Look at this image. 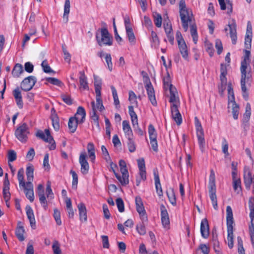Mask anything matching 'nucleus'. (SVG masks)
Returning <instances> with one entry per match:
<instances>
[{
	"label": "nucleus",
	"instance_id": "nucleus-1",
	"mask_svg": "<svg viewBox=\"0 0 254 254\" xmlns=\"http://www.w3.org/2000/svg\"><path fill=\"white\" fill-rule=\"evenodd\" d=\"M244 55L241 63L240 71L241 73V85L243 92H247L246 82L251 80L252 78V71L250 68L248 71L247 69L250 65L251 52L249 50H244Z\"/></svg>",
	"mask_w": 254,
	"mask_h": 254
},
{
	"label": "nucleus",
	"instance_id": "nucleus-2",
	"mask_svg": "<svg viewBox=\"0 0 254 254\" xmlns=\"http://www.w3.org/2000/svg\"><path fill=\"white\" fill-rule=\"evenodd\" d=\"M34 167L31 165L27 167L26 174L27 182L25 186H23L26 197L32 202L34 200V195L33 191V186L32 182L33 180Z\"/></svg>",
	"mask_w": 254,
	"mask_h": 254
},
{
	"label": "nucleus",
	"instance_id": "nucleus-3",
	"mask_svg": "<svg viewBox=\"0 0 254 254\" xmlns=\"http://www.w3.org/2000/svg\"><path fill=\"white\" fill-rule=\"evenodd\" d=\"M179 12L182 26L186 32L188 30L189 23H191L192 14L189 13L185 0H181L179 2Z\"/></svg>",
	"mask_w": 254,
	"mask_h": 254
},
{
	"label": "nucleus",
	"instance_id": "nucleus-4",
	"mask_svg": "<svg viewBox=\"0 0 254 254\" xmlns=\"http://www.w3.org/2000/svg\"><path fill=\"white\" fill-rule=\"evenodd\" d=\"M226 219H227V240L228 245L230 249H232L234 246V235L233 227L234 223L233 212L230 206H227L226 208Z\"/></svg>",
	"mask_w": 254,
	"mask_h": 254
},
{
	"label": "nucleus",
	"instance_id": "nucleus-5",
	"mask_svg": "<svg viewBox=\"0 0 254 254\" xmlns=\"http://www.w3.org/2000/svg\"><path fill=\"white\" fill-rule=\"evenodd\" d=\"M101 37L99 36V33L96 32V39L99 46L103 45L111 46L112 45V37L110 36L109 32L107 28L104 27L100 29Z\"/></svg>",
	"mask_w": 254,
	"mask_h": 254
},
{
	"label": "nucleus",
	"instance_id": "nucleus-6",
	"mask_svg": "<svg viewBox=\"0 0 254 254\" xmlns=\"http://www.w3.org/2000/svg\"><path fill=\"white\" fill-rule=\"evenodd\" d=\"M119 166L120 167V170L122 174V176H121L118 173H115V176L122 185L126 186L129 183V175L128 171L127 169L126 162L123 160H121L119 161Z\"/></svg>",
	"mask_w": 254,
	"mask_h": 254
},
{
	"label": "nucleus",
	"instance_id": "nucleus-7",
	"mask_svg": "<svg viewBox=\"0 0 254 254\" xmlns=\"http://www.w3.org/2000/svg\"><path fill=\"white\" fill-rule=\"evenodd\" d=\"M45 133L42 130H38L36 133V136L42 139L45 142L51 144L49 147V149L51 150L56 149V145L53 137L51 136L49 129H45Z\"/></svg>",
	"mask_w": 254,
	"mask_h": 254
},
{
	"label": "nucleus",
	"instance_id": "nucleus-8",
	"mask_svg": "<svg viewBox=\"0 0 254 254\" xmlns=\"http://www.w3.org/2000/svg\"><path fill=\"white\" fill-rule=\"evenodd\" d=\"M29 133L27 125L24 123L18 126L15 131L16 137L22 142H26L27 140V135Z\"/></svg>",
	"mask_w": 254,
	"mask_h": 254
},
{
	"label": "nucleus",
	"instance_id": "nucleus-9",
	"mask_svg": "<svg viewBox=\"0 0 254 254\" xmlns=\"http://www.w3.org/2000/svg\"><path fill=\"white\" fill-rule=\"evenodd\" d=\"M37 80L35 76H29L25 78L21 83V88L24 91H28L32 89Z\"/></svg>",
	"mask_w": 254,
	"mask_h": 254
},
{
	"label": "nucleus",
	"instance_id": "nucleus-10",
	"mask_svg": "<svg viewBox=\"0 0 254 254\" xmlns=\"http://www.w3.org/2000/svg\"><path fill=\"white\" fill-rule=\"evenodd\" d=\"M135 201L136 211L139 213L140 219H143L146 221V217H147V216L146 214V211L144 209L142 199L140 196H136L135 197Z\"/></svg>",
	"mask_w": 254,
	"mask_h": 254
},
{
	"label": "nucleus",
	"instance_id": "nucleus-11",
	"mask_svg": "<svg viewBox=\"0 0 254 254\" xmlns=\"http://www.w3.org/2000/svg\"><path fill=\"white\" fill-rule=\"evenodd\" d=\"M245 40L246 50L250 49L251 48L252 40V26L250 21H248L247 23V32Z\"/></svg>",
	"mask_w": 254,
	"mask_h": 254
},
{
	"label": "nucleus",
	"instance_id": "nucleus-12",
	"mask_svg": "<svg viewBox=\"0 0 254 254\" xmlns=\"http://www.w3.org/2000/svg\"><path fill=\"white\" fill-rule=\"evenodd\" d=\"M86 154L85 152L81 153L79 158V162L81 165V172L83 175L88 173L89 169V164L86 160Z\"/></svg>",
	"mask_w": 254,
	"mask_h": 254
},
{
	"label": "nucleus",
	"instance_id": "nucleus-13",
	"mask_svg": "<svg viewBox=\"0 0 254 254\" xmlns=\"http://www.w3.org/2000/svg\"><path fill=\"white\" fill-rule=\"evenodd\" d=\"M179 106L175 105H171L172 117L178 125H181L182 122V116L178 109Z\"/></svg>",
	"mask_w": 254,
	"mask_h": 254
},
{
	"label": "nucleus",
	"instance_id": "nucleus-14",
	"mask_svg": "<svg viewBox=\"0 0 254 254\" xmlns=\"http://www.w3.org/2000/svg\"><path fill=\"white\" fill-rule=\"evenodd\" d=\"M161 222L163 227L165 228H169L170 225V220L168 213L163 204L160 206Z\"/></svg>",
	"mask_w": 254,
	"mask_h": 254
},
{
	"label": "nucleus",
	"instance_id": "nucleus-15",
	"mask_svg": "<svg viewBox=\"0 0 254 254\" xmlns=\"http://www.w3.org/2000/svg\"><path fill=\"white\" fill-rule=\"evenodd\" d=\"M37 190L40 202L43 208L46 210L48 209V202L44 194L43 186L42 184H39L38 186Z\"/></svg>",
	"mask_w": 254,
	"mask_h": 254
},
{
	"label": "nucleus",
	"instance_id": "nucleus-16",
	"mask_svg": "<svg viewBox=\"0 0 254 254\" xmlns=\"http://www.w3.org/2000/svg\"><path fill=\"white\" fill-rule=\"evenodd\" d=\"M145 87L147 91L149 100L153 106H156L157 103L155 98L154 90L151 82H149L148 83L146 84Z\"/></svg>",
	"mask_w": 254,
	"mask_h": 254
},
{
	"label": "nucleus",
	"instance_id": "nucleus-17",
	"mask_svg": "<svg viewBox=\"0 0 254 254\" xmlns=\"http://www.w3.org/2000/svg\"><path fill=\"white\" fill-rule=\"evenodd\" d=\"M200 233L201 236L204 239L208 238L209 236V227L208 220L206 218L201 220Z\"/></svg>",
	"mask_w": 254,
	"mask_h": 254
},
{
	"label": "nucleus",
	"instance_id": "nucleus-18",
	"mask_svg": "<svg viewBox=\"0 0 254 254\" xmlns=\"http://www.w3.org/2000/svg\"><path fill=\"white\" fill-rule=\"evenodd\" d=\"M164 28L169 42L171 45H173L174 42V37L173 33L172 24L170 21L165 23H164Z\"/></svg>",
	"mask_w": 254,
	"mask_h": 254
},
{
	"label": "nucleus",
	"instance_id": "nucleus-19",
	"mask_svg": "<svg viewBox=\"0 0 254 254\" xmlns=\"http://www.w3.org/2000/svg\"><path fill=\"white\" fill-rule=\"evenodd\" d=\"M196 135L198 139L199 148L202 152L204 151L205 146V140L204 137V132L202 126L196 127Z\"/></svg>",
	"mask_w": 254,
	"mask_h": 254
},
{
	"label": "nucleus",
	"instance_id": "nucleus-20",
	"mask_svg": "<svg viewBox=\"0 0 254 254\" xmlns=\"http://www.w3.org/2000/svg\"><path fill=\"white\" fill-rule=\"evenodd\" d=\"M169 91L170 94L169 102L172 103L171 105L180 106V102L176 88L175 87H171Z\"/></svg>",
	"mask_w": 254,
	"mask_h": 254
},
{
	"label": "nucleus",
	"instance_id": "nucleus-21",
	"mask_svg": "<svg viewBox=\"0 0 254 254\" xmlns=\"http://www.w3.org/2000/svg\"><path fill=\"white\" fill-rule=\"evenodd\" d=\"M244 183L247 189L250 190L252 184L254 183V176L252 177V174L249 169L244 171Z\"/></svg>",
	"mask_w": 254,
	"mask_h": 254
},
{
	"label": "nucleus",
	"instance_id": "nucleus-22",
	"mask_svg": "<svg viewBox=\"0 0 254 254\" xmlns=\"http://www.w3.org/2000/svg\"><path fill=\"white\" fill-rule=\"evenodd\" d=\"M153 174L154 176V181L157 193L159 196H161L163 195V191L160 181L158 172L157 169L154 170Z\"/></svg>",
	"mask_w": 254,
	"mask_h": 254
},
{
	"label": "nucleus",
	"instance_id": "nucleus-23",
	"mask_svg": "<svg viewBox=\"0 0 254 254\" xmlns=\"http://www.w3.org/2000/svg\"><path fill=\"white\" fill-rule=\"evenodd\" d=\"M228 28H225V31L226 32L228 30H229V34L230 37L232 40L233 44L235 45L236 43L237 37V31H236V26L235 24H228Z\"/></svg>",
	"mask_w": 254,
	"mask_h": 254
},
{
	"label": "nucleus",
	"instance_id": "nucleus-24",
	"mask_svg": "<svg viewBox=\"0 0 254 254\" xmlns=\"http://www.w3.org/2000/svg\"><path fill=\"white\" fill-rule=\"evenodd\" d=\"M26 211L30 226L32 229H35L36 228V222L33 211L30 206H27L26 207Z\"/></svg>",
	"mask_w": 254,
	"mask_h": 254
},
{
	"label": "nucleus",
	"instance_id": "nucleus-25",
	"mask_svg": "<svg viewBox=\"0 0 254 254\" xmlns=\"http://www.w3.org/2000/svg\"><path fill=\"white\" fill-rule=\"evenodd\" d=\"M77 207L79 210L80 220L86 222L87 220V210L85 204L83 202H81L78 204Z\"/></svg>",
	"mask_w": 254,
	"mask_h": 254
},
{
	"label": "nucleus",
	"instance_id": "nucleus-26",
	"mask_svg": "<svg viewBox=\"0 0 254 254\" xmlns=\"http://www.w3.org/2000/svg\"><path fill=\"white\" fill-rule=\"evenodd\" d=\"M250 217L251 218V224L249 226V232L251 238V241H254V210L251 208V212L250 213Z\"/></svg>",
	"mask_w": 254,
	"mask_h": 254
},
{
	"label": "nucleus",
	"instance_id": "nucleus-27",
	"mask_svg": "<svg viewBox=\"0 0 254 254\" xmlns=\"http://www.w3.org/2000/svg\"><path fill=\"white\" fill-rule=\"evenodd\" d=\"M13 95L14 97L17 105L19 108L22 109L23 108V103L22 99L21 93L18 87L15 88L13 91Z\"/></svg>",
	"mask_w": 254,
	"mask_h": 254
},
{
	"label": "nucleus",
	"instance_id": "nucleus-28",
	"mask_svg": "<svg viewBox=\"0 0 254 254\" xmlns=\"http://www.w3.org/2000/svg\"><path fill=\"white\" fill-rule=\"evenodd\" d=\"M86 112L84 108L79 106L77 108L76 113L73 117H76L77 120L80 124H82L85 120Z\"/></svg>",
	"mask_w": 254,
	"mask_h": 254
},
{
	"label": "nucleus",
	"instance_id": "nucleus-29",
	"mask_svg": "<svg viewBox=\"0 0 254 254\" xmlns=\"http://www.w3.org/2000/svg\"><path fill=\"white\" fill-rule=\"evenodd\" d=\"M79 122L77 120L76 117H70L68 123V127L71 133H74L77 127Z\"/></svg>",
	"mask_w": 254,
	"mask_h": 254
},
{
	"label": "nucleus",
	"instance_id": "nucleus-30",
	"mask_svg": "<svg viewBox=\"0 0 254 254\" xmlns=\"http://www.w3.org/2000/svg\"><path fill=\"white\" fill-rule=\"evenodd\" d=\"M141 222L137 224L136 226V229L137 232L140 235H144L146 234V225L147 224L148 218L146 217V220L141 219Z\"/></svg>",
	"mask_w": 254,
	"mask_h": 254
},
{
	"label": "nucleus",
	"instance_id": "nucleus-31",
	"mask_svg": "<svg viewBox=\"0 0 254 254\" xmlns=\"http://www.w3.org/2000/svg\"><path fill=\"white\" fill-rule=\"evenodd\" d=\"M178 47L180 52L184 59L187 60L188 58V50L187 46L185 41L179 42Z\"/></svg>",
	"mask_w": 254,
	"mask_h": 254
},
{
	"label": "nucleus",
	"instance_id": "nucleus-32",
	"mask_svg": "<svg viewBox=\"0 0 254 254\" xmlns=\"http://www.w3.org/2000/svg\"><path fill=\"white\" fill-rule=\"evenodd\" d=\"M123 129L127 137H133V133L128 121L125 120L123 122Z\"/></svg>",
	"mask_w": 254,
	"mask_h": 254
},
{
	"label": "nucleus",
	"instance_id": "nucleus-33",
	"mask_svg": "<svg viewBox=\"0 0 254 254\" xmlns=\"http://www.w3.org/2000/svg\"><path fill=\"white\" fill-rule=\"evenodd\" d=\"M216 189H209V194L210 199L212 201L213 208L215 210L218 209L217 199L216 194Z\"/></svg>",
	"mask_w": 254,
	"mask_h": 254
},
{
	"label": "nucleus",
	"instance_id": "nucleus-34",
	"mask_svg": "<svg viewBox=\"0 0 254 254\" xmlns=\"http://www.w3.org/2000/svg\"><path fill=\"white\" fill-rule=\"evenodd\" d=\"M126 31L129 43L131 45H134L136 43V41L132 28L127 27Z\"/></svg>",
	"mask_w": 254,
	"mask_h": 254
},
{
	"label": "nucleus",
	"instance_id": "nucleus-35",
	"mask_svg": "<svg viewBox=\"0 0 254 254\" xmlns=\"http://www.w3.org/2000/svg\"><path fill=\"white\" fill-rule=\"evenodd\" d=\"M70 11V0H65L64 5V13L63 14V21L66 23L68 20V14Z\"/></svg>",
	"mask_w": 254,
	"mask_h": 254
},
{
	"label": "nucleus",
	"instance_id": "nucleus-36",
	"mask_svg": "<svg viewBox=\"0 0 254 254\" xmlns=\"http://www.w3.org/2000/svg\"><path fill=\"white\" fill-rule=\"evenodd\" d=\"M230 107H231L232 109L233 118L234 119L237 120L239 113V106L236 103L235 101H234L228 103V108Z\"/></svg>",
	"mask_w": 254,
	"mask_h": 254
},
{
	"label": "nucleus",
	"instance_id": "nucleus-37",
	"mask_svg": "<svg viewBox=\"0 0 254 254\" xmlns=\"http://www.w3.org/2000/svg\"><path fill=\"white\" fill-rule=\"evenodd\" d=\"M21 223L20 222L18 223V226L17 227L15 230V235L17 237V239L20 241H23L24 240L25 238L23 236V234L25 232V230L22 226H20L19 224Z\"/></svg>",
	"mask_w": 254,
	"mask_h": 254
},
{
	"label": "nucleus",
	"instance_id": "nucleus-38",
	"mask_svg": "<svg viewBox=\"0 0 254 254\" xmlns=\"http://www.w3.org/2000/svg\"><path fill=\"white\" fill-rule=\"evenodd\" d=\"M79 74L80 75L79 77V83L80 87L84 90L88 89V85L87 81V77L85 75L84 71H80Z\"/></svg>",
	"mask_w": 254,
	"mask_h": 254
},
{
	"label": "nucleus",
	"instance_id": "nucleus-39",
	"mask_svg": "<svg viewBox=\"0 0 254 254\" xmlns=\"http://www.w3.org/2000/svg\"><path fill=\"white\" fill-rule=\"evenodd\" d=\"M190 34L192 37L193 42L194 44H196L198 40L197 26L194 23H190Z\"/></svg>",
	"mask_w": 254,
	"mask_h": 254
},
{
	"label": "nucleus",
	"instance_id": "nucleus-40",
	"mask_svg": "<svg viewBox=\"0 0 254 254\" xmlns=\"http://www.w3.org/2000/svg\"><path fill=\"white\" fill-rule=\"evenodd\" d=\"M23 72V68L22 65L20 64H16L14 65L11 73L13 77H18Z\"/></svg>",
	"mask_w": 254,
	"mask_h": 254
},
{
	"label": "nucleus",
	"instance_id": "nucleus-41",
	"mask_svg": "<svg viewBox=\"0 0 254 254\" xmlns=\"http://www.w3.org/2000/svg\"><path fill=\"white\" fill-rule=\"evenodd\" d=\"M96 107L100 111L104 109V106L103 105L102 100L101 97V92H100L99 88H97L96 91Z\"/></svg>",
	"mask_w": 254,
	"mask_h": 254
},
{
	"label": "nucleus",
	"instance_id": "nucleus-42",
	"mask_svg": "<svg viewBox=\"0 0 254 254\" xmlns=\"http://www.w3.org/2000/svg\"><path fill=\"white\" fill-rule=\"evenodd\" d=\"M167 196L170 203L174 206L176 205V198L174 190L170 189L166 191Z\"/></svg>",
	"mask_w": 254,
	"mask_h": 254
},
{
	"label": "nucleus",
	"instance_id": "nucleus-43",
	"mask_svg": "<svg viewBox=\"0 0 254 254\" xmlns=\"http://www.w3.org/2000/svg\"><path fill=\"white\" fill-rule=\"evenodd\" d=\"M152 47H158L160 44V41L158 37L155 32L152 30L151 33V39H150Z\"/></svg>",
	"mask_w": 254,
	"mask_h": 254
},
{
	"label": "nucleus",
	"instance_id": "nucleus-44",
	"mask_svg": "<svg viewBox=\"0 0 254 254\" xmlns=\"http://www.w3.org/2000/svg\"><path fill=\"white\" fill-rule=\"evenodd\" d=\"M87 150L89 158L91 160H94L95 159V147L93 143H88L87 145Z\"/></svg>",
	"mask_w": 254,
	"mask_h": 254
},
{
	"label": "nucleus",
	"instance_id": "nucleus-45",
	"mask_svg": "<svg viewBox=\"0 0 254 254\" xmlns=\"http://www.w3.org/2000/svg\"><path fill=\"white\" fill-rule=\"evenodd\" d=\"M216 189L215 185V173L213 170H211L209 179L208 189Z\"/></svg>",
	"mask_w": 254,
	"mask_h": 254
},
{
	"label": "nucleus",
	"instance_id": "nucleus-46",
	"mask_svg": "<svg viewBox=\"0 0 254 254\" xmlns=\"http://www.w3.org/2000/svg\"><path fill=\"white\" fill-rule=\"evenodd\" d=\"M112 91V94L114 98V103L115 105L116 108L119 109L120 107V101L119 100L118 94L117 90L114 86H112L111 87Z\"/></svg>",
	"mask_w": 254,
	"mask_h": 254
},
{
	"label": "nucleus",
	"instance_id": "nucleus-47",
	"mask_svg": "<svg viewBox=\"0 0 254 254\" xmlns=\"http://www.w3.org/2000/svg\"><path fill=\"white\" fill-rule=\"evenodd\" d=\"M24 169L23 168H20L17 173V178L19 181V186H25L26 185V183H25L24 180Z\"/></svg>",
	"mask_w": 254,
	"mask_h": 254
},
{
	"label": "nucleus",
	"instance_id": "nucleus-48",
	"mask_svg": "<svg viewBox=\"0 0 254 254\" xmlns=\"http://www.w3.org/2000/svg\"><path fill=\"white\" fill-rule=\"evenodd\" d=\"M233 187L234 190L236 191L238 194L240 193L242 191L241 182L240 179L233 181Z\"/></svg>",
	"mask_w": 254,
	"mask_h": 254
},
{
	"label": "nucleus",
	"instance_id": "nucleus-49",
	"mask_svg": "<svg viewBox=\"0 0 254 254\" xmlns=\"http://www.w3.org/2000/svg\"><path fill=\"white\" fill-rule=\"evenodd\" d=\"M46 80L52 84L59 87H61L63 85V83L61 80L55 77H47L46 78Z\"/></svg>",
	"mask_w": 254,
	"mask_h": 254
},
{
	"label": "nucleus",
	"instance_id": "nucleus-50",
	"mask_svg": "<svg viewBox=\"0 0 254 254\" xmlns=\"http://www.w3.org/2000/svg\"><path fill=\"white\" fill-rule=\"evenodd\" d=\"M53 216L57 224L59 226L61 225L62 221L61 219V212L57 208L54 209Z\"/></svg>",
	"mask_w": 254,
	"mask_h": 254
},
{
	"label": "nucleus",
	"instance_id": "nucleus-51",
	"mask_svg": "<svg viewBox=\"0 0 254 254\" xmlns=\"http://www.w3.org/2000/svg\"><path fill=\"white\" fill-rule=\"evenodd\" d=\"M154 24L157 27H161L162 25V18L161 15L158 13H155L153 15Z\"/></svg>",
	"mask_w": 254,
	"mask_h": 254
},
{
	"label": "nucleus",
	"instance_id": "nucleus-52",
	"mask_svg": "<svg viewBox=\"0 0 254 254\" xmlns=\"http://www.w3.org/2000/svg\"><path fill=\"white\" fill-rule=\"evenodd\" d=\"M228 103L235 101V96L233 89L231 83L228 85Z\"/></svg>",
	"mask_w": 254,
	"mask_h": 254
},
{
	"label": "nucleus",
	"instance_id": "nucleus-53",
	"mask_svg": "<svg viewBox=\"0 0 254 254\" xmlns=\"http://www.w3.org/2000/svg\"><path fill=\"white\" fill-rule=\"evenodd\" d=\"M52 121L53 127L54 129L58 131L59 130L60 126L59 124V119L57 115H52Z\"/></svg>",
	"mask_w": 254,
	"mask_h": 254
},
{
	"label": "nucleus",
	"instance_id": "nucleus-54",
	"mask_svg": "<svg viewBox=\"0 0 254 254\" xmlns=\"http://www.w3.org/2000/svg\"><path fill=\"white\" fill-rule=\"evenodd\" d=\"M148 133L150 139L157 138V134L156 131L152 124H150L148 126Z\"/></svg>",
	"mask_w": 254,
	"mask_h": 254
},
{
	"label": "nucleus",
	"instance_id": "nucleus-55",
	"mask_svg": "<svg viewBox=\"0 0 254 254\" xmlns=\"http://www.w3.org/2000/svg\"><path fill=\"white\" fill-rule=\"evenodd\" d=\"M163 83L164 88L166 89L169 88V89L170 90L171 87H174L173 86V85L171 83L170 77L168 72H167V76L164 77L163 79Z\"/></svg>",
	"mask_w": 254,
	"mask_h": 254
},
{
	"label": "nucleus",
	"instance_id": "nucleus-56",
	"mask_svg": "<svg viewBox=\"0 0 254 254\" xmlns=\"http://www.w3.org/2000/svg\"><path fill=\"white\" fill-rule=\"evenodd\" d=\"M16 153L13 150H9L7 152V159L8 162H11L15 161L16 159Z\"/></svg>",
	"mask_w": 254,
	"mask_h": 254
},
{
	"label": "nucleus",
	"instance_id": "nucleus-57",
	"mask_svg": "<svg viewBox=\"0 0 254 254\" xmlns=\"http://www.w3.org/2000/svg\"><path fill=\"white\" fill-rule=\"evenodd\" d=\"M251 115V107L249 103H247L246 107L245 113L244 114V118L245 120L248 121Z\"/></svg>",
	"mask_w": 254,
	"mask_h": 254
},
{
	"label": "nucleus",
	"instance_id": "nucleus-58",
	"mask_svg": "<svg viewBox=\"0 0 254 254\" xmlns=\"http://www.w3.org/2000/svg\"><path fill=\"white\" fill-rule=\"evenodd\" d=\"M91 105L92 108V111L91 113V118L93 121H97L99 120V116L96 114L95 105L94 101L91 102Z\"/></svg>",
	"mask_w": 254,
	"mask_h": 254
},
{
	"label": "nucleus",
	"instance_id": "nucleus-59",
	"mask_svg": "<svg viewBox=\"0 0 254 254\" xmlns=\"http://www.w3.org/2000/svg\"><path fill=\"white\" fill-rule=\"evenodd\" d=\"M128 142L127 146L128 150L130 152H133L136 149L134 142L132 139V137H127Z\"/></svg>",
	"mask_w": 254,
	"mask_h": 254
},
{
	"label": "nucleus",
	"instance_id": "nucleus-60",
	"mask_svg": "<svg viewBox=\"0 0 254 254\" xmlns=\"http://www.w3.org/2000/svg\"><path fill=\"white\" fill-rule=\"evenodd\" d=\"M70 174H71L73 179L72 182V188L75 187L76 188L78 184V176L76 172L72 170H70Z\"/></svg>",
	"mask_w": 254,
	"mask_h": 254
},
{
	"label": "nucleus",
	"instance_id": "nucleus-61",
	"mask_svg": "<svg viewBox=\"0 0 254 254\" xmlns=\"http://www.w3.org/2000/svg\"><path fill=\"white\" fill-rule=\"evenodd\" d=\"M116 201L119 211L120 212H124L125 210V207L123 199L121 198H118Z\"/></svg>",
	"mask_w": 254,
	"mask_h": 254
},
{
	"label": "nucleus",
	"instance_id": "nucleus-62",
	"mask_svg": "<svg viewBox=\"0 0 254 254\" xmlns=\"http://www.w3.org/2000/svg\"><path fill=\"white\" fill-rule=\"evenodd\" d=\"M205 47L209 56L212 57L214 54V49L212 44L209 42H206L205 43Z\"/></svg>",
	"mask_w": 254,
	"mask_h": 254
},
{
	"label": "nucleus",
	"instance_id": "nucleus-63",
	"mask_svg": "<svg viewBox=\"0 0 254 254\" xmlns=\"http://www.w3.org/2000/svg\"><path fill=\"white\" fill-rule=\"evenodd\" d=\"M215 48L217 49V52L218 55L222 53L223 51V45L220 39H216L215 40Z\"/></svg>",
	"mask_w": 254,
	"mask_h": 254
},
{
	"label": "nucleus",
	"instance_id": "nucleus-64",
	"mask_svg": "<svg viewBox=\"0 0 254 254\" xmlns=\"http://www.w3.org/2000/svg\"><path fill=\"white\" fill-rule=\"evenodd\" d=\"M54 254H61L62 252L60 248V244L58 241H55L52 246Z\"/></svg>",
	"mask_w": 254,
	"mask_h": 254
}]
</instances>
